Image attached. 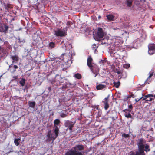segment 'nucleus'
Wrapping results in <instances>:
<instances>
[{"mask_svg": "<svg viewBox=\"0 0 155 155\" xmlns=\"http://www.w3.org/2000/svg\"><path fill=\"white\" fill-rule=\"evenodd\" d=\"M48 90L49 91V92H50L51 91V87H48Z\"/></svg>", "mask_w": 155, "mask_h": 155, "instance_id": "obj_41", "label": "nucleus"}, {"mask_svg": "<svg viewBox=\"0 0 155 155\" xmlns=\"http://www.w3.org/2000/svg\"><path fill=\"white\" fill-rule=\"evenodd\" d=\"M13 67L14 69L12 71V72L13 73L15 72L16 71V69L18 68V67L16 65H14Z\"/></svg>", "mask_w": 155, "mask_h": 155, "instance_id": "obj_31", "label": "nucleus"}, {"mask_svg": "<svg viewBox=\"0 0 155 155\" xmlns=\"http://www.w3.org/2000/svg\"><path fill=\"white\" fill-rule=\"evenodd\" d=\"M93 45L95 47H93L92 48V49H93V50H94L95 53L96 52V51H97L96 48L97 47H96V44H94Z\"/></svg>", "mask_w": 155, "mask_h": 155, "instance_id": "obj_36", "label": "nucleus"}, {"mask_svg": "<svg viewBox=\"0 0 155 155\" xmlns=\"http://www.w3.org/2000/svg\"><path fill=\"white\" fill-rule=\"evenodd\" d=\"M107 19L110 21H113L114 18V16L112 15H109L107 16Z\"/></svg>", "mask_w": 155, "mask_h": 155, "instance_id": "obj_18", "label": "nucleus"}, {"mask_svg": "<svg viewBox=\"0 0 155 155\" xmlns=\"http://www.w3.org/2000/svg\"><path fill=\"white\" fill-rule=\"evenodd\" d=\"M93 61V59L91 56H90L87 58V64L89 68H91L93 65L92 64V62Z\"/></svg>", "mask_w": 155, "mask_h": 155, "instance_id": "obj_10", "label": "nucleus"}, {"mask_svg": "<svg viewBox=\"0 0 155 155\" xmlns=\"http://www.w3.org/2000/svg\"><path fill=\"white\" fill-rule=\"evenodd\" d=\"M11 58L13 60L12 61V63L13 64L14 62V61H18V57L16 55H15L14 56H11Z\"/></svg>", "mask_w": 155, "mask_h": 155, "instance_id": "obj_13", "label": "nucleus"}, {"mask_svg": "<svg viewBox=\"0 0 155 155\" xmlns=\"http://www.w3.org/2000/svg\"><path fill=\"white\" fill-rule=\"evenodd\" d=\"M122 136L123 137H124L125 138H127L129 137V135L127 134H126L125 133H124L122 134Z\"/></svg>", "mask_w": 155, "mask_h": 155, "instance_id": "obj_30", "label": "nucleus"}, {"mask_svg": "<svg viewBox=\"0 0 155 155\" xmlns=\"http://www.w3.org/2000/svg\"><path fill=\"white\" fill-rule=\"evenodd\" d=\"M131 96L130 95H128L127 96L125 97L124 99V101L127 100L128 98H130Z\"/></svg>", "mask_w": 155, "mask_h": 155, "instance_id": "obj_33", "label": "nucleus"}, {"mask_svg": "<svg viewBox=\"0 0 155 155\" xmlns=\"http://www.w3.org/2000/svg\"><path fill=\"white\" fill-rule=\"evenodd\" d=\"M146 142L145 140L143 138L138 139L137 143L138 150L130 155H146L144 151L147 152L150 150L149 145L146 144Z\"/></svg>", "mask_w": 155, "mask_h": 155, "instance_id": "obj_1", "label": "nucleus"}, {"mask_svg": "<svg viewBox=\"0 0 155 155\" xmlns=\"http://www.w3.org/2000/svg\"><path fill=\"white\" fill-rule=\"evenodd\" d=\"M99 105H97V106L96 107V108L97 109V110H99Z\"/></svg>", "mask_w": 155, "mask_h": 155, "instance_id": "obj_43", "label": "nucleus"}, {"mask_svg": "<svg viewBox=\"0 0 155 155\" xmlns=\"http://www.w3.org/2000/svg\"><path fill=\"white\" fill-rule=\"evenodd\" d=\"M109 96V95H108L107 97L105 98L104 101H103L104 103V107L105 110H107L109 107L108 101Z\"/></svg>", "mask_w": 155, "mask_h": 155, "instance_id": "obj_9", "label": "nucleus"}, {"mask_svg": "<svg viewBox=\"0 0 155 155\" xmlns=\"http://www.w3.org/2000/svg\"><path fill=\"white\" fill-rule=\"evenodd\" d=\"M55 129L54 130V132L55 133V138H56L58 136L59 134V128L57 126H54Z\"/></svg>", "mask_w": 155, "mask_h": 155, "instance_id": "obj_12", "label": "nucleus"}, {"mask_svg": "<svg viewBox=\"0 0 155 155\" xmlns=\"http://www.w3.org/2000/svg\"><path fill=\"white\" fill-rule=\"evenodd\" d=\"M122 76H123L124 78H126L127 77V75L125 71H122L121 72Z\"/></svg>", "mask_w": 155, "mask_h": 155, "instance_id": "obj_28", "label": "nucleus"}, {"mask_svg": "<svg viewBox=\"0 0 155 155\" xmlns=\"http://www.w3.org/2000/svg\"><path fill=\"white\" fill-rule=\"evenodd\" d=\"M67 29L66 27L63 29H58L54 30V35L56 37H63L67 35Z\"/></svg>", "mask_w": 155, "mask_h": 155, "instance_id": "obj_3", "label": "nucleus"}, {"mask_svg": "<svg viewBox=\"0 0 155 155\" xmlns=\"http://www.w3.org/2000/svg\"><path fill=\"white\" fill-rule=\"evenodd\" d=\"M104 33L103 29L101 28H98L97 34L94 37L95 39L97 41L101 40L104 36Z\"/></svg>", "mask_w": 155, "mask_h": 155, "instance_id": "obj_4", "label": "nucleus"}, {"mask_svg": "<svg viewBox=\"0 0 155 155\" xmlns=\"http://www.w3.org/2000/svg\"><path fill=\"white\" fill-rule=\"evenodd\" d=\"M130 67V64H125L123 65V67L125 68H128Z\"/></svg>", "mask_w": 155, "mask_h": 155, "instance_id": "obj_27", "label": "nucleus"}, {"mask_svg": "<svg viewBox=\"0 0 155 155\" xmlns=\"http://www.w3.org/2000/svg\"><path fill=\"white\" fill-rule=\"evenodd\" d=\"M154 152H155V151Z\"/></svg>", "mask_w": 155, "mask_h": 155, "instance_id": "obj_50", "label": "nucleus"}, {"mask_svg": "<svg viewBox=\"0 0 155 155\" xmlns=\"http://www.w3.org/2000/svg\"><path fill=\"white\" fill-rule=\"evenodd\" d=\"M106 87V86L104 85L100 84L96 86V88L97 90H100Z\"/></svg>", "mask_w": 155, "mask_h": 155, "instance_id": "obj_15", "label": "nucleus"}, {"mask_svg": "<svg viewBox=\"0 0 155 155\" xmlns=\"http://www.w3.org/2000/svg\"><path fill=\"white\" fill-rule=\"evenodd\" d=\"M60 116L62 118H64L67 116V115L64 113H62L60 114Z\"/></svg>", "mask_w": 155, "mask_h": 155, "instance_id": "obj_29", "label": "nucleus"}, {"mask_svg": "<svg viewBox=\"0 0 155 155\" xmlns=\"http://www.w3.org/2000/svg\"><path fill=\"white\" fill-rule=\"evenodd\" d=\"M117 30L118 32H120L122 31L119 28H118Z\"/></svg>", "mask_w": 155, "mask_h": 155, "instance_id": "obj_45", "label": "nucleus"}, {"mask_svg": "<svg viewBox=\"0 0 155 155\" xmlns=\"http://www.w3.org/2000/svg\"><path fill=\"white\" fill-rule=\"evenodd\" d=\"M47 136L48 137V139L49 140H50L52 139L54 140L56 138H54L55 135L51 133V131L50 130L48 131Z\"/></svg>", "mask_w": 155, "mask_h": 155, "instance_id": "obj_11", "label": "nucleus"}, {"mask_svg": "<svg viewBox=\"0 0 155 155\" xmlns=\"http://www.w3.org/2000/svg\"><path fill=\"white\" fill-rule=\"evenodd\" d=\"M73 24L70 21H68L67 22L66 25L67 26L68 28L71 25H72Z\"/></svg>", "mask_w": 155, "mask_h": 155, "instance_id": "obj_26", "label": "nucleus"}, {"mask_svg": "<svg viewBox=\"0 0 155 155\" xmlns=\"http://www.w3.org/2000/svg\"><path fill=\"white\" fill-rule=\"evenodd\" d=\"M74 77L77 79H80L81 78V75L79 73H77L74 75Z\"/></svg>", "mask_w": 155, "mask_h": 155, "instance_id": "obj_24", "label": "nucleus"}, {"mask_svg": "<svg viewBox=\"0 0 155 155\" xmlns=\"http://www.w3.org/2000/svg\"><path fill=\"white\" fill-rule=\"evenodd\" d=\"M153 95L152 94H149L145 95V97L146 98H149V97H153Z\"/></svg>", "mask_w": 155, "mask_h": 155, "instance_id": "obj_32", "label": "nucleus"}, {"mask_svg": "<svg viewBox=\"0 0 155 155\" xmlns=\"http://www.w3.org/2000/svg\"><path fill=\"white\" fill-rule=\"evenodd\" d=\"M7 8H9V7L8 5L7 6V7H6V9H7Z\"/></svg>", "mask_w": 155, "mask_h": 155, "instance_id": "obj_47", "label": "nucleus"}, {"mask_svg": "<svg viewBox=\"0 0 155 155\" xmlns=\"http://www.w3.org/2000/svg\"><path fill=\"white\" fill-rule=\"evenodd\" d=\"M8 26L6 25L0 24V32L6 33L8 31Z\"/></svg>", "mask_w": 155, "mask_h": 155, "instance_id": "obj_7", "label": "nucleus"}, {"mask_svg": "<svg viewBox=\"0 0 155 155\" xmlns=\"http://www.w3.org/2000/svg\"><path fill=\"white\" fill-rule=\"evenodd\" d=\"M128 107L129 109H130V110H131L133 109V106L131 104H130V105H128Z\"/></svg>", "mask_w": 155, "mask_h": 155, "instance_id": "obj_38", "label": "nucleus"}, {"mask_svg": "<svg viewBox=\"0 0 155 155\" xmlns=\"http://www.w3.org/2000/svg\"><path fill=\"white\" fill-rule=\"evenodd\" d=\"M28 104L30 107L33 108H34L36 104L35 102V101L31 102L29 101L28 102Z\"/></svg>", "mask_w": 155, "mask_h": 155, "instance_id": "obj_17", "label": "nucleus"}, {"mask_svg": "<svg viewBox=\"0 0 155 155\" xmlns=\"http://www.w3.org/2000/svg\"><path fill=\"white\" fill-rule=\"evenodd\" d=\"M153 97H155V95H154Z\"/></svg>", "mask_w": 155, "mask_h": 155, "instance_id": "obj_49", "label": "nucleus"}, {"mask_svg": "<svg viewBox=\"0 0 155 155\" xmlns=\"http://www.w3.org/2000/svg\"><path fill=\"white\" fill-rule=\"evenodd\" d=\"M20 138H15V139L14 140V142L16 146H18L19 145V143L18 141H20Z\"/></svg>", "mask_w": 155, "mask_h": 155, "instance_id": "obj_19", "label": "nucleus"}, {"mask_svg": "<svg viewBox=\"0 0 155 155\" xmlns=\"http://www.w3.org/2000/svg\"><path fill=\"white\" fill-rule=\"evenodd\" d=\"M60 121L59 119H56L54 120V126H56V125H58L60 123Z\"/></svg>", "mask_w": 155, "mask_h": 155, "instance_id": "obj_23", "label": "nucleus"}, {"mask_svg": "<svg viewBox=\"0 0 155 155\" xmlns=\"http://www.w3.org/2000/svg\"><path fill=\"white\" fill-rule=\"evenodd\" d=\"M125 116L127 118H132V115L130 113V112H128V113H127V112H125L124 114Z\"/></svg>", "mask_w": 155, "mask_h": 155, "instance_id": "obj_22", "label": "nucleus"}, {"mask_svg": "<svg viewBox=\"0 0 155 155\" xmlns=\"http://www.w3.org/2000/svg\"><path fill=\"white\" fill-rule=\"evenodd\" d=\"M126 111H128L129 112H130L131 111V110H130V109H125L123 110V112H125H125H127Z\"/></svg>", "mask_w": 155, "mask_h": 155, "instance_id": "obj_35", "label": "nucleus"}, {"mask_svg": "<svg viewBox=\"0 0 155 155\" xmlns=\"http://www.w3.org/2000/svg\"><path fill=\"white\" fill-rule=\"evenodd\" d=\"M12 64H11V65H10L9 66V68H11L12 67Z\"/></svg>", "mask_w": 155, "mask_h": 155, "instance_id": "obj_46", "label": "nucleus"}, {"mask_svg": "<svg viewBox=\"0 0 155 155\" xmlns=\"http://www.w3.org/2000/svg\"><path fill=\"white\" fill-rule=\"evenodd\" d=\"M116 72L118 74H121V72L120 70H118V69H116L115 70Z\"/></svg>", "mask_w": 155, "mask_h": 155, "instance_id": "obj_34", "label": "nucleus"}, {"mask_svg": "<svg viewBox=\"0 0 155 155\" xmlns=\"http://www.w3.org/2000/svg\"><path fill=\"white\" fill-rule=\"evenodd\" d=\"M133 2L130 0H127L126 3L127 6L129 7L131 6Z\"/></svg>", "mask_w": 155, "mask_h": 155, "instance_id": "obj_21", "label": "nucleus"}, {"mask_svg": "<svg viewBox=\"0 0 155 155\" xmlns=\"http://www.w3.org/2000/svg\"><path fill=\"white\" fill-rule=\"evenodd\" d=\"M154 99L152 98H150V97H149L148 98H147V99H146V101H150L152 100H153Z\"/></svg>", "mask_w": 155, "mask_h": 155, "instance_id": "obj_37", "label": "nucleus"}, {"mask_svg": "<svg viewBox=\"0 0 155 155\" xmlns=\"http://www.w3.org/2000/svg\"><path fill=\"white\" fill-rule=\"evenodd\" d=\"M99 62L100 64H103L104 63L106 62V61L101 60L99 61Z\"/></svg>", "mask_w": 155, "mask_h": 155, "instance_id": "obj_39", "label": "nucleus"}, {"mask_svg": "<svg viewBox=\"0 0 155 155\" xmlns=\"http://www.w3.org/2000/svg\"><path fill=\"white\" fill-rule=\"evenodd\" d=\"M101 155H104L103 154V153H101Z\"/></svg>", "mask_w": 155, "mask_h": 155, "instance_id": "obj_48", "label": "nucleus"}, {"mask_svg": "<svg viewBox=\"0 0 155 155\" xmlns=\"http://www.w3.org/2000/svg\"><path fill=\"white\" fill-rule=\"evenodd\" d=\"M142 97V98L143 99V100H146V99H147V98H146L145 97V96L144 97Z\"/></svg>", "mask_w": 155, "mask_h": 155, "instance_id": "obj_42", "label": "nucleus"}, {"mask_svg": "<svg viewBox=\"0 0 155 155\" xmlns=\"http://www.w3.org/2000/svg\"><path fill=\"white\" fill-rule=\"evenodd\" d=\"M25 78H22L19 81V83L22 86H25Z\"/></svg>", "mask_w": 155, "mask_h": 155, "instance_id": "obj_20", "label": "nucleus"}, {"mask_svg": "<svg viewBox=\"0 0 155 155\" xmlns=\"http://www.w3.org/2000/svg\"><path fill=\"white\" fill-rule=\"evenodd\" d=\"M64 54H62L61 55V57H61V58H63L62 57H63V56H64Z\"/></svg>", "mask_w": 155, "mask_h": 155, "instance_id": "obj_44", "label": "nucleus"}, {"mask_svg": "<svg viewBox=\"0 0 155 155\" xmlns=\"http://www.w3.org/2000/svg\"><path fill=\"white\" fill-rule=\"evenodd\" d=\"M153 72H152L150 74L149 76V77L147 78V79L145 81L144 83L145 84V83H146L147 82V83L148 84H149V83L151 82V80L150 79V78L153 76Z\"/></svg>", "mask_w": 155, "mask_h": 155, "instance_id": "obj_14", "label": "nucleus"}, {"mask_svg": "<svg viewBox=\"0 0 155 155\" xmlns=\"http://www.w3.org/2000/svg\"><path fill=\"white\" fill-rule=\"evenodd\" d=\"M149 54L150 55L153 54L155 53V44H152L149 45L148 46Z\"/></svg>", "mask_w": 155, "mask_h": 155, "instance_id": "obj_8", "label": "nucleus"}, {"mask_svg": "<svg viewBox=\"0 0 155 155\" xmlns=\"http://www.w3.org/2000/svg\"><path fill=\"white\" fill-rule=\"evenodd\" d=\"M142 99V97H141V98H140L139 99H135V101H136V102H138L141 99Z\"/></svg>", "mask_w": 155, "mask_h": 155, "instance_id": "obj_40", "label": "nucleus"}, {"mask_svg": "<svg viewBox=\"0 0 155 155\" xmlns=\"http://www.w3.org/2000/svg\"><path fill=\"white\" fill-rule=\"evenodd\" d=\"M114 86H115L116 88H118L120 85V83L119 81H118L117 82H114Z\"/></svg>", "mask_w": 155, "mask_h": 155, "instance_id": "obj_25", "label": "nucleus"}, {"mask_svg": "<svg viewBox=\"0 0 155 155\" xmlns=\"http://www.w3.org/2000/svg\"><path fill=\"white\" fill-rule=\"evenodd\" d=\"M76 121L72 122L69 120H66L65 121L64 125L65 127L69 129L70 131H71Z\"/></svg>", "mask_w": 155, "mask_h": 155, "instance_id": "obj_5", "label": "nucleus"}, {"mask_svg": "<svg viewBox=\"0 0 155 155\" xmlns=\"http://www.w3.org/2000/svg\"><path fill=\"white\" fill-rule=\"evenodd\" d=\"M55 47V44L54 42H50L48 44L49 48L50 49H52Z\"/></svg>", "mask_w": 155, "mask_h": 155, "instance_id": "obj_16", "label": "nucleus"}, {"mask_svg": "<svg viewBox=\"0 0 155 155\" xmlns=\"http://www.w3.org/2000/svg\"><path fill=\"white\" fill-rule=\"evenodd\" d=\"M84 149V147L83 145H78L67 152L64 155H84L83 151H82Z\"/></svg>", "mask_w": 155, "mask_h": 155, "instance_id": "obj_2", "label": "nucleus"}, {"mask_svg": "<svg viewBox=\"0 0 155 155\" xmlns=\"http://www.w3.org/2000/svg\"><path fill=\"white\" fill-rule=\"evenodd\" d=\"M89 68L92 72L95 74V76H94V78H96L99 74V68L97 65H94L91 68Z\"/></svg>", "mask_w": 155, "mask_h": 155, "instance_id": "obj_6", "label": "nucleus"}]
</instances>
